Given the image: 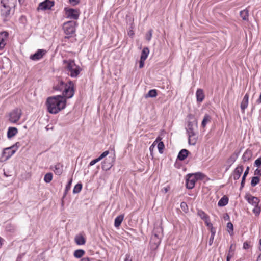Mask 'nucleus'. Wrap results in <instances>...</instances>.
Returning <instances> with one entry per match:
<instances>
[{
	"mask_svg": "<svg viewBox=\"0 0 261 261\" xmlns=\"http://www.w3.org/2000/svg\"><path fill=\"white\" fill-rule=\"evenodd\" d=\"M180 207L181 209L185 212H186V211L188 210V206L187 203L185 202H182L181 203Z\"/></svg>",
	"mask_w": 261,
	"mask_h": 261,
	"instance_id": "de8ad7c7",
	"label": "nucleus"
},
{
	"mask_svg": "<svg viewBox=\"0 0 261 261\" xmlns=\"http://www.w3.org/2000/svg\"><path fill=\"white\" fill-rule=\"evenodd\" d=\"M214 237L211 236L210 240H209V244H210V245H211L212 244V243L213 242V240H214Z\"/></svg>",
	"mask_w": 261,
	"mask_h": 261,
	"instance_id": "e2e57ef3",
	"label": "nucleus"
},
{
	"mask_svg": "<svg viewBox=\"0 0 261 261\" xmlns=\"http://www.w3.org/2000/svg\"><path fill=\"white\" fill-rule=\"evenodd\" d=\"M259 178L258 176H254L252 178L251 185L252 187L256 186L259 182Z\"/></svg>",
	"mask_w": 261,
	"mask_h": 261,
	"instance_id": "4c0bfd02",
	"label": "nucleus"
},
{
	"mask_svg": "<svg viewBox=\"0 0 261 261\" xmlns=\"http://www.w3.org/2000/svg\"><path fill=\"white\" fill-rule=\"evenodd\" d=\"M228 202V198L224 196L222 197L220 200L219 201L218 205L219 206H225Z\"/></svg>",
	"mask_w": 261,
	"mask_h": 261,
	"instance_id": "c756f323",
	"label": "nucleus"
},
{
	"mask_svg": "<svg viewBox=\"0 0 261 261\" xmlns=\"http://www.w3.org/2000/svg\"><path fill=\"white\" fill-rule=\"evenodd\" d=\"M67 84H65L63 81L59 82L57 85L54 87V89L57 91H63Z\"/></svg>",
	"mask_w": 261,
	"mask_h": 261,
	"instance_id": "bb28decb",
	"label": "nucleus"
},
{
	"mask_svg": "<svg viewBox=\"0 0 261 261\" xmlns=\"http://www.w3.org/2000/svg\"><path fill=\"white\" fill-rule=\"evenodd\" d=\"M46 52L45 50L38 49L36 53L30 56V59L34 61L38 60L43 57Z\"/></svg>",
	"mask_w": 261,
	"mask_h": 261,
	"instance_id": "2eb2a0df",
	"label": "nucleus"
},
{
	"mask_svg": "<svg viewBox=\"0 0 261 261\" xmlns=\"http://www.w3.org/2000/svg\"><path fill=\"white\" fill-rule=\"evenodd\" d=\"M82 188V185L81 184H76L73 189V192L74 193H79L81 191Z\"/></svg>",
	"mask_w": 261,
	"mask_h": 261,
	"instance_id": "ea45409f",
	"label": "nucleus"
},
{
	"mask_svg": "<svg viewBox=\"0 0 261 261\" xmlns=\"http://www.w3.org/2000/svg\"><path fill=\"white\" fill-rule=\"evenodd\" d=\"M80 0H69L70 3L73 5H77L79 3Z\"/></svg>",
	"mask_w": 261,
	"mask_h": 261,
	"instance_id": "13d9d810",
	"label": "nucleus"
},
{
	"mask_svg": "<svg viewBox=\"0 0 261 261\" xmlns=\"http://www.w3.org/2000/svg\"><path fill=\"white\" fill-rule=\"evenodd\" d=\"M256 102L257 103H261V92H260L259 98L256 100Z\"/></svg>",
	"mask_w": 261,
	"mask_h": 261,
	"instance_id": "338daca9",
	"label": "nucleus"
},
{
	"mask_svg": "<svg viewBox=\"0 0 261 261\" xmlns=\"http://www.w3.org/2000/svg\"><path fill=\"white\" fill-rule=\"evenodd\" d=\"M211 118L210 116L208 114H205L204 116V118L202 120L201 125L203 127H205L206 125V124L208 122L211 121Z\"/></svg>",
	"mask_w": 261,
	"mask_h": 261,
	"instance_id": "473e14b6",
	"label": "nucleus"
},
{
	"mask_svg": "<svg viewBox=\"0 0 261 261\" xmlns=\"http://www.w3.org/2000/svg\"><path fill=\"white\" fill-rule=\"evenodd\" d=\"M188 136V143L191 145H195L197 142L198 135L197 133L187 134Z\"/></svg>",
	"mask_w": 261,
	"mask_h": 261,
	"instance_id": "a211bd4d",
	"label": "nucleus"
},
{
	"mask_svg": "<svg viewBox=\"0 0 261 261\" xmlns=\"http://www.w3.org/2000/svg\"><path fill=\"white\" fill-rule=\"evenodd\" d=\"M72 179H71L69 182H68V184H67L66 186V189H65V192H67L68 190H70V187H71V183H72Z\"/></svg>",
	"mask_w": 261,
	"mask_h": 261,
	"instance_id": "603ef678",
	"label": "nucleus"
},
{
	"mask_svg": "<svg viewBox=\"0 0 261 261\" xmlns=\"http://www.w3.org/2000/svg\"><path fill=\"white\" fill-rule=\"evenodd\" d=\"M75 243L79 245L85 244L86 241L85 238L82 236H76L75 238Z\"/></svg>",
	"mask_w": 261,
	"mask_h": 261,
	"instance_id": "cd10ccee",
	"label": "nucleus"
},
{
	"mask_svg": "<svg viewBox=\"0 0 261 261\" xmlns=\"http://www.w3.org/2000/svg\"><path fill=\"white\" fill-rule=\"evenodd\" d=\"M254 165L258 167H259L261 166V157L255 160Z\"/></svg>",
	"mask_w": 261,
	"mask_h": 261,
	"instance_id": "8fccbe9b",
	"label": "nucleus"
},
{
	"mask_svg": "<svg viewBox=\"0 0 261 261\" xmlns=\"http://www.w3.org/2000/svg\"><path fill=\"white\" fill-rule=\"evenodd\" d=\"M186 179V186L189 189H193L195 185L196 181V178L192 174H189L187 175Z\"/></svg>",
	"mask_w": 261,
	"mask_h": 261,
	"instance_id": "1a4fd4ad",
	"label": "nucleus"
},
{
	"mask_svg": "<svg viewBox=\"0 0 261 261\" xmlns=\"http://www.w3.org/2000/svg\"><path fill=\"white\" fill-rule=\"evenodd\" d=\"M157 96V91L155 89L150 90L148 93L145 95V98L151 97L154 98Z\"/></svg>",
	"mask_w": 261,
	"mask_h": 261,
	"instance_id": "72a5a7b5",
	"label": "nucleus"
},
{
	"mask_svg": "<svg viewBox=\"0 0 261 261\" xmlns=\"http://www.w3.org/2000/svg\"><path fill=\"white\" fill-rule=\"evenodd\" d=\"M1 15L4 20H6L10 15L11 6L10 0H1Z\"/></svg>",
	"mask_w": 261,
	"mask_h": 261,
	"instance_id": "7ed1b4c3",
	"label": "nucleus"
},
{
	"mask_svg": "<svg viewBox=\"0 0 261 261\" xmlns=\"http://www.w3.org/2000/svg\"><path fill=\"white\" fill-rule=\"evenodd\" d=\"M243 169L244 168L243 165H239L235 168L232 173V176L234 180H238L240 178L243 171Z\"/></svg>",
	"mask_w": 261,
	"mask_h": 261,
	"instance_id": "4468645a",
	"label": "nucleus"
},
{
	"mask_svg": "<svg viewBox=\"0 0 261 261\" xmlns=\"http://www.w3.org/2000/svg\"><path fill=\"white\" fill-rule=\"evenodd\" d=\"M109 152V151H104L99 157V159L100 161L102 160L103 158L106 157L108 154Z\"/></svg>",
	"mask_w": 261,
	"mask_h": 261,
	"instance_id": "3c124183",
	"label": "nucleus"
},
{
	"mask_svg": "<svg viewBox=\"0 0 261 261\" xmlns=\"http://www.w3.org/2000/svg\"><path fill=\"white\" fill-rule=\"evenodd\" d=\"M252 156V151L250 150L247 149L242 156V159L244 162L251 159Z\"/></svg>",
	"mask_w": 261,
	"mask_h": 261,
	"instance_id": "b1692460",
	"label": "nucleus"
},
{
	"mask_svg": "<svg viewBox=\"0 0 261 261\" xmlns=\"http://www.w3.org/2000/svg\"><path fill=\"white\" fill-rule=\"evenodd\" d=\"M66 15L68 18L77 20L79 18L80 15V11L77 9H74L72 8L65 9Z\"/></svg>",
	"mask_w": 261,
	"mask_h": 261,
	"instance_id": "0eeeda50",
	"label": "nucleus"
},
{
	"mask_svg": "<svg viewBox=\"0 0 261 261\" xmlns=\"http://www.w3.org/2000/svg\"><path fill=\"white\" fill-rule=\"evenodd\" d=\"M124 261H132V259L130 258V257L129 255H126V257L124 259Z\"/></svg>",
	"mask_w": 261,
	"mask_h": 261,
	"instance_id": "69168bd1",
	"label": "nucleus"
},
{
	"mask_svg": "<svg viewBox=\"0 0 261 261\" xmlns=\"http://www.w3.org/2000/svg\"><path fill=\"white\" fill-rule=\"evenodd\" d=\"M114 162V158L113 157L109 156L106 158L102 163L101 168L102 170L107 171L109 170L113 166Z\"/></svg>",
	"mask_w": 261,
	"mask_h": 261,
	"instance_id": "6e6552de",
	"label": "nucleus"
},
{
	"mask_svg": "<svg viewBox=\"0 0 261 261\" xmlns=\"http://www.w3.org/2000/svg\"><path fill=\"white\" fill-rule=\"evenodd\" d=\"M196 95L197 101V102H201L203 100V99L205 97L203 90L201 89H197L196 93Z\"/></svg>",
	"mask_w": 261,
	"mask_h": 261,
	"instance_id": "412c9836",
	"label": "nucleus"
},
{
	"mask_svg": "<svg viewBox=\"0 0 261 261\" xmlns=\"http://www.w3.org/2000/svg\"><path fill=\"white\" fill-rule=\"evenodd\" d=\"M152 32H153L152 30L150 29L146 34V39L148 41H149L152 38Z\"/></svg>",
	"mask_w": 261,
	"mask_h": 261,
	"instance_id": "c03bdc74",
	"label": "nucleus"
},
{
	"mask_svg": "<svg viewBox=\"0 0 261 261\" xmlns=\"http://www.w3.org/2000/svg\"><path fill=\"white\" fill-rule=\"evenodd\" d=\"M54 5V2L50 0H45L40 3L38 7V10H47L50 9Z\"/></svg>",
	"mask_w": 261,
	"mask_h": 261,
	"instance_id": "9d476101",
	"label": "nucleus"
},
{
	"mask_svg": "<svg viewBox=\"0 0 261 261\" xmlns=\"http://www.w3.org/2000/svg\"><path fill=\"white\" fill-rule=\"evenodd\" d=\"M81 261H90L89 257H84L81 259Z\"/></svg>",
	"mask_w": 261,
	"mask_h": 261,
	"instance_id": "774afa93",
	"label": "nucleus"
},
{
	"mask_svg": "<svg viewBox=\"0 0 261 261\" xmlns=\"http://www.w3.org/2000/svg\"><path fill=\"white\" fill-rule=\"evenodd\" d=\"M144 61H145V60H142V59H140V60L139 62V68H142L144 66Z\"/></svg>",
	"mask_w": 261,
	"mask_h": 261,
	"instance_id": "6e6d98bb",
	"label": "nucleus"
},
{
	"mask_svg": "<svg viewBox=\"0 0 261 261\" xmlns=\"http://www.w3.org/2000/svg\"><path fill=\"white\" fill-rule=\"evenodd\" d=\"M124 218L123 215L117 216L115 219L114 225L116 227H118L121 224Z\"/></svg>",
	"mask_w": 261,
	"mask_h": 261,
	"instance_id": "c85d7f7f",
	"label": "nucleus"
},
{
	"mask_svg": "<svg viewBox=\"0 0 261 261\" xmlns=\"http://www.w3.org/2000/svg\"><path fill=\"white\" fill-rule=\"evenodd\" d=\"M189 153V151L188 150L183 149L179 152L177 159L180 161H183L188 156Z\"/></svg>",
	"mask_w": 261,
	"mask_h": 261,
	"instance_id": "4be33fe9",
	"label": "nucleus"
},
{
	"mask_svg": "<svg viewBox=\"0 0 261 261\" xmlns=\"http://www.w3.org/2000/svg\"><path fill=\"white\" fill-rule=\"evenodd\" d=\"M249 167H247L246 168L245 171L244 173V175L247 176V175L249 173Z\"/></svg>",
	"mask_w": 261,
	"mask_h": 261,
	"instance_id": "680f3d73",
	"label": "nucleus"
},
{
	"mask_svg": "<svg viewBox=\"0 0 261 261\" xmlns=\"http://www.w3.org/2000/svg\"><path fill=\"white\" fill-rule=\"evenodd\" d=\"M66 103V99L61 95L48 97L46 101L48 111L55 114L64 109Z\"/></svg>",
	"mask_w": 261,
	"mask_h": 261,
	"instance_id": "f257e3e1",
	"label": "nucleus"
},
{
	"mask_svg": "<svg viewBox=\"0 0 261 261\" xmlns=\"http://www.w3.org/2000/svg\"><path fill=\"white\" fill-rule=\"evenodd\" d=\"M240 15L243 20L246 21L248 20L249 10L245 9L240 12Z\"/></svg>",
	"mask_w": 261,
	"mask_h": 261,
	"instance_id": "a878e982",
	"label": "nucleus"
},
{
	"mask_svg": "<svg viewBox=\"0 0 261 261\" xmlns=\"http://www.w3.org/2000/svg\"><path fill=\"white\" fill-rule=\"evenodd\" d=\"M158 148L160 153H163V150L164 148V144L163 142H160L158 144Z\"/></svg>",
	"mask_w": 261,
	"mask_h": 261,
	"instance_id": "a18cd8bd",
	"label": "nucleus"
},
{
	"mask_svg": "<svg viewBox=\"0 0 261 261\" xmlns=\"http://www.w3.org/2000/svg\"><path fill=\"white\" fill-rule=\"evenodd\" d=\"M163 236V229L161 227H158L154 228L153 230V237L152 239L156 238L158 240L156 243H160L161 241V238Z\"/></svg>",
	"mask_w": 261,
	"mask_h": 261,
	"instance_id": "f8f14e48",
	"label": "nucleus"
},
{
	"mask_svg": "<svg viewBox=\"0 0 261 261\" xmlns=\"http://www.w3.org/2000/svg\"><path fill=\"white\" fill-rule=\"evenodd\" d=\"M238 153H234L232 154L227 160V164L230 167L236 161L238 158Z\"/></svg>",
	"mask_w": 261,
	"mask_h": 261,
	"instance_id": "393cba45",
	"label": "nucleus"
},
{
	"mask_svg": "<svg viewBox=\"0 0 261 261\" xmlns=\"http://www.w3.org/2000/svg\"><path fill=\"white\" fill-rule=\"evenodd\" d=\"M211 236L214 237L215 234L216 233V231H215V228L213 227H212V228H211Z\"/></svg>",
	"mask_w": 261,
	"mask_h": 261,
	"instance_id": "052dcab7",
	"label": "nucleus"
},
{
	"mask_svg": "<svg viewBox=\"0 0 261 261\" xmlns=\"http://www.w3.org/2000/svg\"><path fill=\"white\" fill-rule=\"evenodd\" d=\"M169 190V188L168 187H165L162 189L163 192L165 193H167Z\"/></svg>",
	"mask_w": 261,
	"mask_h": 261,
	"instance_id": "0e129e2a",
	"label": "nucleus"
},
{
	"mask_svg": "<svg viewBox=\"0 0 261 261\" xmlns=\"http://www.w3.org/2000/svg\"><path fill=\"white\" fill-rule=\"evenodd\" d=\"M249 95L246 93L243 97V99L241 103V109L243 112L247 108L248 104Z\"/></svg>",
	"mask_w": 261,
	"mask_h": 261,
	"instance_id": "aec40b11",
	"label": "nucleus"
},
{
	"mask_svg": "<svg viewBox=\"0 0 261 261\" xmlns=\"http://www.w3.org/2000/svg\"><path fill=\"white\" fill-rule=\"evenodd\" d=\"M232 245H231L229 251L227 253L226 261H230V259L233 257L234 254V249H232Z\"/></svg>",
	"mask_w": 261,
	"mask_h": 261,
	"instance_id": "f704fd0d",
	"label": "nucleus"
},
{
	"mask_svg": "<svg viewBox=\"0 0 261 261\" xmlns=\"http://www.w3.org/2000/svg\"><path fill=\"white\" fill-rule=\"evenodd\" d=\"M21 114V110L16 108L10 113L9 120L12 123H16L20 119Z\"/></svg>",
	"mask_w": 261,
	"mask_h": 261,
	"instance_id": "423d86ee",
	"label": "nucleus"
},
{
	"mask_svg": "<svg viewBox=\"0 0 261 261\" xmlns=\"http://www.w3.org/2000/svg\"><path fill=\"white\" fill-rule=\"evenodd\" d=\"M75 22L70 21L65 22L63 24V30L65 33L68 35H72L75 31Z\"/></svg>",
	"mask_w": 261,
	"mask_h": 261,
	"instance_id": "39448f33",
	"label": "nucleus"
},
{
	"mask_svg": "<svg viewBox=\"0 0 261 261\" xmlns=\"http://www.w3.org/2000/svg\"><path fill=\"white\" fill-rule=\"evenodd\" d=\"M63 64L65 65V68L68 71V74L72 77H77L82 70L80 67L76 65L73 60H64Z\"/></svg>",
	"mask_w": 261,
	"mask_h": 261,
	"instance_id": "f03ea898",
	"label": "nucleus"
},
{
	"mask_svg": "<svg viewBox=\"0 0 261 261\" xmlns=\"http://www.w3.org/2000/svg\"><path fill=\"white\" fill-rule=\"evenodd\" d=\"M192 174L195 177L196 181L198 179H202L203 177V176H204V175L202 173H200V172H197V173H194V174Z\"/></svg>",
	"mask_w": 261,
	"mask_h": 261,
	"instance_id": "49530a36",
	"label": "nucleus"
},
{
	"mask_svg": "<svg viewBox=\"0 0 261 261\" xmlns=\"http://www.w3.org/2000/svg\"><path fill=\"white\" fill-rule=\"evenodd\" d=\"M63 166L60 163L56 164L54 166H51L50 169L54 171L56 175H60L62 174Z\"/></svg>",
	"mask_w": 261,
	"mask_h": 261,
	"instance_id": "dca6fc26",
	"label": "nucleus"
},
{
	"mask_svg": "<svg viewBox=\"0 0 261 261\" xmlns=\"http://www.w3.org/2000/svg\"><path fill=\"white\" fill-rule=\"evenodd\" d=\"M13 147L14 146H11L4 149L3 154L4 156H6V159H9L16 152V150H12Z\"/></svg>",
	"mask_w": 261,
	"mask_h": 261,
	"instance_id": "6ab92c4d",
	"label": "nucleus"
},
{
	"mask_svg": "<svg viewBox=\"0 0 261 261\" xmlns=\"http://www.w3.org/2000/svg\"><path fill=\"white\" fill-rule=\"evenodd\" d=\"M53 179V174L51 173H46L44 177V180L46 183H49Z\"/></svg>",
	"mask_w": 261,
	"mask_h": 261,
	"instance_id": "c9c22d12",
	"label": "nucleus"
},
{
	"mask_svg": "<svg viewBox=\"0 0 261 261\" xmlns=\"http://www.w3.org/2000/svg\"><path fill=\"white\" fill-rule=\"evenodd\" d=\"M100 161V160L99 159V158H97L96 159H94L92 161H91L89 164V165L90 166H93L95 164H96V163H97L98 162H99Z\"/></svg>",
	"mask_w": 261,
	"mask_h": 261,
	"instance_id": "5fc2aeb1",
	"label": "nucleus"
},
{
	"mask_svg": "<svg viewBox=\"0 0 261 261\" xmlns=\"http://www.w3.org/2000/svg\"><path fill=\"white\" fill-rule=\"evenodd\" d=\"M74 93V84L72 81H69L68 82V84L65 86V88L63 91V97L64 98H71L73 96Z\"/></svg>",
	"mask_w": 261,
	"mask_h": 261,
	"instance_id": "20e7f679",
	"label": "nucleus"
},
{
	"mask_svg": "<svg viewBox=\"0 0 261 261\" xmlns=\"http://www.w3.org/2000/svg\"><path fill=\"white\" fill-rule=\"evenodd\" d=\"M149 53V50L148 48L144 47L142 51L140 59H142V60H145L148 57Z\"/></svg>",
	"mask_w": 261,
	"mask_h": 261,
	"instance_id": "7c9ffc66",
	"label": "nucleus"
},
{
	"mask_svg": "<svg viewBox=\"0 0 261 261\" xmlns=\"http://www.w3.org/2000/svg\"><path fill=\"white\" fill-rule=\"evenodd\" d=\"M207 226L212 228L213 227L212 224L210 222V218H207L206 220L204 221Z\"/></svg>",
	"mask_w": 261,
	"mask_h": 261,
	"instance_id": "864d4df0",
	"label": "nucleus"
},
{
	"mask_svg": "<svg viewBox=\"0 0 261 261\" xmlns=\"http://www.w3.org/2000/svg\"><path fill=\"white\" fill-rule=\"evenodd\" d=\"M227 231L229 233V234L231 235L232 234H233V224L231 222L227 223Z\"/></svg>",
	"mask_w": 261,
	"mask_h": 261,
	"instance_id": "a19ab883",
	"label": "nucleus"
},
{
	"mask_svg": "<svg viewBox=\"0 0 261 261\" xmlns=\"http://www.w3.org/2000/svg\"><path fill=\"white\" fill-rule=\"evenodd\" d=\"M255 175H261V169H256L254 172Z\"/></svg>",
	"mask_w": 261,
	"mask_h": 261,
	"instance_id": "bf43d9fd",
	"label": "nucleus"
},
{
	"mask_svg": "<svg viewBox=\"0 0 261 261\" xmlns=\"http://www.w3.org/2000/svg\"><path fill=\"white\" fill-rule=\"evenodd\" d=\"M197 124L191 121H187V125L186 127L187 134H192L196 132Z\"/></svg>",
	"mask_w": 261,
	"mask_h": 261,
	"instance_id": "ddd939ff",
	"label": "nucleus"
},
{
	"mask_svg": "<svg viewBox=\"0 0 261 261\" xmlns=\"http://www.w3.org/2000/svg\"><path fill=\"white\" fill-rule=\"evenodd\" d=\"M252 211L256 216H258L259 215L261 210L260 207L258 205L257 206H254V208L253 209Z\"/></svg>",
	"mask_w": 261,
	"mask_h": 261,
	"instance_id": "37998d69",
	"label": "nucleus"
},
{
	"mask_svg": "<svg viewBox=\"0 0 261 261\" xmlns=\"http://www.w3.org/2000/svg\"><path fill=\"white\" fill-rule=\"evenodd\" d=\"M18 133V129L16 127H10L8 128L7 132V137L11 138L16 135Z\"/></svg>",
	"mask_w": 261,
	"mask_h": 261,
	"instance_id": "5701e85b",
	"label": "nucleus"
},
{
	"mask_svg": "<svg viewBox=\"0 0 261 261\" xmlns=\"http://www.w3.org/2000/svg\"><path fill=\"white\" fill-rule=\"evenodd\" d=\"M245 199L250 204H252L253 206H255L258 205V203L260 201V200L258 198L253 196L250 194H247L245 196Z\"/></svg>",
	"mask_w": 261,
	"mask_h": 261,
	"instance_id": "9b49d317",
	"label": "nucleus"
},
{
	"mask_svg": "<svg viewBox=\"0 0 261 261\" xmlns=\"http://www.w3.org/2000/svg\"><path fill=\"white\" fill-rule=\"evenodd\" d=\"M8 36V33L6 32L0 33V50H2L4 48Z\"/></svg>",
	"mask_w": 261,
	"mask_h": 261,
	"instance_id": "f3484780",
	"label": "nucleus"
},
{
	"mask_svg": "<svg viewBox=\"0 0 261 261\" xmlns=\"http://www.w3.org/2000/svg\"><path fill=\"white\" fill-rule=\"evenodd\" d=\"M85 251L82 249L76 250L74 252V256L76 258H81L84 254Z\"/></svg>",
	"mask_w": 261,
	"mask_h": 261,
	"instance_id": "e433bc0d",
	"label": "nucleus"
},
{
	"mask_svg": "<svg viewBox=\"0 0 261 261\" xmlns=\"http://www.w3.org/2000/svg\"><path fill=\"white\" fill-rule=\"evenodd\" d=\"M197 215L203 221L206 220L207 219L209 218L208 216L204 212H203L201 210H198Z\"/></svg>",
	"mask_w": 261,
	"mask_h": 261,
	"instance_id": "2f4dec72",
	"label": "nucleus"
},
{
	"mask_svg": "<svg viewBox=\"0 0 261 261\" xmlns=\"http://www.w3.org/2000/svg\"><path fill=\"white\" fill-rule=\"evenodd\" d=\"M246 176V175L243 174L241 183L240 190H242V189L244 187Z\"/></svg>",
	"mask_w": 261,
	"mask_h": 261,
	"instance_id": "09e8293b",
	"label": "nucleus"
},
{
	"mask_svg": "<svg viewBox=\"0 0 261 261\" xmlns=\"http://www.w3.org/2000/svg\"><path fill=\"white\" fill-rule=\"evenodd\" d=\"M6 230L7 231H9L11 232H13L15 230V227L14 226L11 224H8L6 226Z\"/></svg>",
	"mask_w": 261,
	"mask_h": 261,
	"instance_id": "58836bf2",
	"label": "nucleus"
},
{
	"mask_svg": "<svg viewBox=\"0 0 261 261\" xmlns=\"http://www.w3.org/2000/svg\"><path fill=\"white\" fill-rule=\"evenodd\" d=\"M249 248V245L247 242H245L243 244V248L245 249H247Z\"/></svg>",
	"mask_w": 261,
	"mask_h": 261,
	"instance_id": "4d7b16f0",
	"label": "nucleus"
},
{
	"mask_svg": "<svg viewBox=\"0 0 261 261\" xmlns=\"http://www.w3.org/2000/svg\"><path fill=\"white\" fill-rule=\"evenodd\" d=\"M187 118L188 119V121H191L192 122L195 123L196 125L197 123V120L195 119L194 116L193 114H190L188 115Z\"/></svg>",
	"mask_w": 261,
	"mask_h": 261,
	"instance_id": "79ce46f5",
	"label": "nucleus"
}]
</instances>
